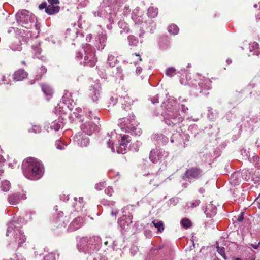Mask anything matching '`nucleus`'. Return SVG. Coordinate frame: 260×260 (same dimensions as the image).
Returning <instances> with one entry per match:
<instances>
[{
	"mask_svg": "<svg viewBox=\"0 0 260 260\" xmlns=\"http://www.w3.org/2000/svg\"><path fill=\"white\" fill-rule=\"evenodd\" d=\"M76 111L77 112H74L72 115L83 122L80 126L81 130L88 135H92L97 129L98 125L91 120L93 119L99 120V118L89 110L84 109L82 112L81 109H76Z\"/></svg>",
	"mask_w": 260,
	"mask_h": 260,
	"instance_id": "1",
	"label": "nucleus"
},
{
	"mask_svg": "<svg viewBox=\"0 0 260 260\" xmlns=\"http://www.w3.org/2000/svg\"><path fill=\"white\" fill-rule=\"evenodd\" d=\"M24 175L30 180H38L43 174V166L36 158H29L22 165Z\"/></svg>",
	"mask_w": 260,
	"mask_h": 260,
	"instance_id": "2",
	"label": "nucleus"
},
{
	"mask_svg": "<svg viewBox=\"0 0 260 260\" xmlns=\"http://www.w3.org/2000/svg\"><path fill=\"white\" fill-rule=\"evenodd\" d=\"M101 240L99 236L83 237L77 244V248L81 252L92 254L100 249Z\"/></svg>",
	"mask_w": 260,
	"mask_h": 260,
	"instance_id": "3",
	"label": "nucleus"
},
{
	"mask_svg": "<svg viewBox=\"0 0 260 260\" xmlns=\"http://www.w3.org/2000/svg\"><path fill=\"white\" fill-rule=\"evenodd\" d=\"M6 236L11 239L9 244L13 247L21 246V245L25 242L26 238L24 233L16 227L13 222H10L7 228Z\"/></svg>",
	"mask_w": 260,
	"mask_h": 260,
	"instance_id": "4",
	"label": "nucleus"
},
{
	"mask_svg": "<svg viewBox=\"0 0 260 260\" xmlns=\"http://www.w3.org/2000/svg\"><path fill=\"white\" fill-rule=\"evenodd\" d=\"M83 53L79 52L76 56L78 59H83L80 63L84 66L93 67L97 62V58L95 56V51L94 49L89 44L86 43L83 46Z\"/></svg>",
	"mask_w": 260,
	"mask_h": 260,
	"instance_id": "5",
	"label": "nucleus"
},
{
	"mask_svg": "<svg viewBox=\"0 0 260 260\" xmlns=\"http://www.w3.org/2000/svg\"><path fill=\"white\" fill-rule=\"evenodd\" d=\"M168 155V152L164 150L155 148L150 152L149 158L153 162L156 163L159 161L164 160Z\"/></svg>",
	"mask_w": 260,
	"mask_h": 260,
	"instance_id": "6",
	"label": "nucleus"
},
{
	"mask_svg": "<svg viewBox=\"0 0 260 260\" xmlns=\"http://www.w3.org/2000/svg\"><path fill=\"white\" fill-rule=\"evenodd\" d=\"M202 175V171L199 168L193 167L187 170L185 173V177L189 182L197 179Z\"/></svg>",
	"mask_w": 260,
	"mask_h": 260,
	"instance_id": "7",
	"label": "nucleus"
},
{
	"mask_svg": "<svg viewBox=\"0 0 260 260\" xmlns=\"http://www.w3.org/2000/svg\"><path fill=\"white\" fill-rule=\"evenodd\" d=\"M16 18L17 22L22 25L25 27H28L27 25L29 22H30V17L28 15V12L26 10H23L21 12H18L16 14Z\"/></svg>",
	"mask_w": 260,
	"mask_h": 260,
	"instance_id": "8",
	"label": "nucleus"
},
{
	"mask_svg": "<svg viewBox=\"0 0 260 260\" xmlns=\"http://www.w3.org/2000/svg\"><path fill=\"white\" fill-rule=\"evenodd\" d=\"M165 122L168 125H173L179 123L182 121V118L180 116L178 111L175 113L172 112L168 117L164 118Z\"/></svg>",
	"mask_w": 260,
	"mask_h": 260,
	"instance_id": "9",
	"label": "nucleus"
},
{
	"mask_svg": "<svg viewBox=\"0 0 260 260\" xmlns=\"http://www.w3.org/2000/svg\"><path fill=\"white\" fill-rule=\"evenodd\" d=\"M101 87L99 83H95L90 87L88 96L93 102H96L100 98Z\"/></svg>",
	"mask_w": 260,
	"mask_h": 260,
	"instance_id": "10",
	"label": "nucleus"
},
{
	"mask_svg": "<svg viewBox=\"0 0 260 260\" xmlns=\"http://www.w3.org/2000/svg\"><path fill=\"white\" fill-rule=\"evenodd\" d=\"M121 121H122V119ZM135 123L134 120L127 119L123 121H121L118 125L123 131L130 133L135 128Z\"/></svg>",
	"mask_w": 260,
	"mask_h": 260,
	"instance_id": "11",
	"label": "nucleus"
},
{
	"mask_svg": "<svg viewBox=\"0 0 260 260\" xmlns=\"http://www.w3.org/2000/svg\"><path fill=\"white\" fill-rule=\"evenodd\" d=\"M74 140L81 147H86L89 143V138L81 133L76 134Z\"/></svg>",
	"mask_w": 260,
	"mask_h": 260,
	"instance_id": "12",
	"label": "nucleus"
},
{
	"mask_svg": "<svg viewBox=\"0 0 260 260\" xmlns=\"http://www.w3.org/2000/svg\"><path fill=\"white\" fill-rule=\"evenodd\" d=\"M26 199V196L25 194L15 193L8 196V201L11 205H15L18 204L21 200H24Z\"/></svg>",
	"mask_w": 260,
	"mask_h": 260,
	"instance_id": "13",
	"label": "nucleus"
},
{
	"mask_svg": "<svg viewBox=\"0 0 260 260\" xmlns=\"http://www.w3.org/2000/svg\"><path fill=\"white\" fill-rule=\"evenodd\" d=\"M130 137L127 135H124L122 138L120 143V145L117 148V152L118 153L124 154L126 152L127 144L129 143Z\"/></svg>",
	"mask_w": 260,
	"mask_h": 260,
	"instance_id": "14",
	"label": "nucleus"
},
{
	"mask_svg": "<svg viewBox=\"0 0 260 260\" xmlns=\"http://www.w3.org/2000/svg\"><path fill=\"white\" fill-rule=\"evenodd\" d=\"M96 46L99 50H102L106 45V41L107 40V36L103 32L99 34L95 38Z\"/></svg>",
	"mask_w": 260,
	"mask_h": 260,
	"instance_id": "15",
	"label": "nucleus"
},
{
	"mask_svg": "<svg viewBox=\"0 0 260 260\" xmlns=\"http://www.w3.org/2000/svg\"><path fill=\"white\" fill-rule=\"evenodd\" d=\"M83 219L81 217L75 218L70 224L69 229L70 231H75L82 226Z\"/></svg>",
	"mask_w": 260,
	"mask_h": 260,
	"instance_id": "16",
	"label": "nucleus"
},
{
	"mask_svg": "<svg viewBox=\"0 0 260 260\" xmlns=\"http://www.w3.org/2000/svg\"><path fill=\"white\" fill-rule=\"evenodd\" d=\"M27 73L24 70L19 69L14 74V79L16 81H21L26 78Z\"/></svg>",
	"mask_w": 260,
	"mask_h": 260,
	"instance_id": "17",
	"label": "nucleus"
},
{
	"mask_svg": "<svg viewBox=\"0 0 260 260\" xmlns=\"http://www.w3.org/2000/svg\"><path fill=\"white\" fill-rule=\"evenodd\" d=\"M217 208L212 204H210L207 206L205 213L208 217H212L214 216L216 213Z\"/></svg>",
	"mask_w": 260,
	"mask_h": 260,
	"instance_id": "18",
	"label": "nucleus"
},
{
	"mask_svg": "<svg viewBox=\"0 0 260 260\" xmlns=\"http://www.w3.org/2000/svg\"><path fill=\"white\" fill-rule=\"evenodd\" d=\"M60 7L58 5L49 4L46 8L45 12L49 14L52 15L59 12Z\"/></svg>",
	"mask_w": 260,
	"mask_h": 260,
	"instance_id": "19",
	"label": "nucleus"
},
{
	"mask_svg": "<svg viewBox=\"0 0 260 260\" xmlns=\"http://www.w3.org/2000/svg\"><path fill=\"white\" fill-rule=\"evenodd\" d=\"M42 90L46 96L51 97L53 93L52 88L48 85L44 84L41 85Z\"/></svg>",
	"mask_w": 260,
	"mask_h": 260,
	"instance_id": "20",
	"label": "nucleus"
},
{
	"mask_svg": "<svg viewBox=\"0 0 260 260\" xmlns=\"http://www.w3.org/2000/svg\"><path fill=\"white\" fill-rule=\"evenodd\" d=\"M250 51L253 52V55H258L260 54L259 45L257 42H254L250 44Z\"/></svg>",
	"mask_w": 260,
	"mask_h": 260,
	"instance_id": "21",
	"label": "nucleus"
},
{
	"mask_svg": "<svg viewBox=\"0 0 260 260\" xmlns=\"http://www.w3.org/2000/svg\"><path fill=\"white\" fill-rule=\"evenodd\" d=\"M63 123L62 121H60V119L53 121L51 125V128L54 129L55 131H58L60 128L62 127Z\"/></svg>",
	"mask_w": 260,
	"mask_h": 260,
	"instance_id": "22",
	"label": "nucleus"
},
{
	"mask_svg": "<svg viewBox=\"0 0 260 260\" xmlns=\"http://www.w3.org/2000/svg\"><path fill=\"white\" fill-rule=\"evenodd\" d=\"M158 9L153 7H149L148 9L147 15L151 18L155 17L158 14Z\"/></svg>",
	"mask_w": 260,
	"mask_h": 260,
	"instance_id": "23",
	"label": "nucleus"
},
{
	"mask_svg": "<svg viewBox=\"0 0 260 260\" xmlns=\"http://www.w3.org/2000/svg\"><path fill=\"white\" fill-rule=\"evenodd\" d=\"M152 224L159 232H161L164 229V223L162 221L154 220L152 221Z\"/></svg>",
	"mask_w": 260,
	"mask_h": 260,
	"instance_id": "24",
	"label": "nucleus"
},
{
	"mask_svg": "<svg viewBox=\"0 0 260 260\" xmlns=\"http://www.w3.org/2000/svg\"><path fill=\"white\" fill-rule=\"evenodd\" d=\"M116 58L112 54H109L107 59V64L111 67H114L117 62Z\"/></svg>",
	"mask_w": 260,
	"mask_h": 260,
	"instance_id": "25",
	"label": "nucleus"
},
{
	"mask_svg": "<svg viewBox=\"0 0 260 260\" xmlns=\"http://www.w3.org/2000/svg\"><path fill=\"white\" fill-rule=\"evenodd\" d=\"M33 51L35 54V55L37 57L39 58L42 60H45V58L44 56H39V55H40L41 52V49L40 48L39 46H33Z\"/></svg>",
	"mask_w": 260,
	"mask_h": 260,
	"instance_id": "26",
	"label": "nucleus"
},
{
	"mask_svg": "<svg viewBox=\"0 0 260 260\" xmlns=\"http://www.w3.org/2000/svg\"><path fill=\"white\" fill-rule=\"evenodd\" d=\"M128 41L130 46H136L138 43V39L133 35H130L128 37Z\"/></svg>",
	"mask_w": 260,
	"mask_h": 260,
	"instance_id": "27",
	"label": "nucleus"
},
{
	"mask_svg": "<svg viewBox=\"0 0 260 260\" xmlns=\"http://www.w3.org/2000/svg\"><path fill=\"white\" fill-rule=\"evenodd\" d=\"M71 96L72 95L70 93L66 92L62 96V102L67 105L70 104L71 101H73L72 99H71Z\"/></svg>",
	"mask_w": 260,
	"mask_h": 260,
	"instance_id": "28",
	"label": "nucleus"
},
{
	"mask_svg": "<svg viewBox=\"0 0 260 260\" xmlns=\"http://www.w3.org/2000/svg\"><path fill=\"white\" fill-rule=\"evenodd\" d=\"M1 188L2 190L4 191H7L10 188V183L9 181L5 180L2 182Z\"/></svg>",
	"mask_w": 260,
	"mask_h": 260,
	"instance_id": "29",
	"label": "nucleus"
},
{
	"mask_svg": "<svg viewBox=\"0 0 260 260\" xmlns=\"http://www.w3.org/2000/svg\"><path fill=\"white\" fill-rule=\"evenodd\" d=\"M168 31L173 35H176L179 32V28L174 24L170 25L168 28Z\"/></svg>",
	"mask_w": 260,
	"mask_h": 260,
	"instance_id": "30",
	"label": "nucleus"
},
{
	"mask_svg": "<svg viewBox=\"0 0 260 260\" xmlns=\"http://www.w3.org/2000/svg\"><path fill=\"white\" fill-rule=\"evenodd\" d=\"M176 74V70L174 68L169 67L166 70V75L170 77H173Z\"/></svg>",
	"mask_w": 260,
	"mask_h": 260,
	"instance_id": "31",
	"label": "nucleus"
},
{
	"mask_svg": "<svg viewBox=\"0 0 260 260\" xmlns=\"http://www.w3.org/2000/svg\"><path fill=\"white\" fill-rule=\"evenodd\" d=\"M181 225L185 228H188L191 226V221L187 218H183L181 220Z\"/></svg>",
	"mask_w": 260,
	"mask_h": 260,
	"instance_id": "32",
	"label": "nucleus"
},
{
	"mask_svg": "<svg viewBox=\"0 0 260 260\" xmlns=\"http://www.w3.org/2000/svg\"><path fill=\"white\" fill-rule=\"evenodd\" d=\"M132 59H134L133 63L134 64H137L139 61H142V58L140 57V54L135 53L133 54L131 56Z\"/></svg>",
	"mask_w": 260,
	"mask_h": 260,
	"instance_id": "33",
	"label": "nucleus"
},
{
	"mask_svg": "<svg viewBox=\"0 0 260 260\" xmlns=\"http://www.w3.org/2000/svg\"><path fill=\"white\" fill-rule=\"evenodd\" d=\"M217 251L225 259H226V257L225 256V248L223 247H219V246H217L216 247Z\"/></svg>",
	"mask_w": 260,
	"mask_h": 260,
	"instance_id": "34",
	"label": "nucleus"
},
{
	"mask_svg": "<svg viewBox=\"0 0 260 260\" xmlns=\"http://www.w3.org/2000/svg\"><path fill=\"white\" fill-rule=\"evenodd\" d=\"M113 140L112 139V137L111 136L110 138L109 139V141L108 142V145L109 148H111L112 152L115 151V149L113 146L114 142Z\"/></svg>",
	"mask_w": 260,
	"mask_h": 260,
	"instance_id": "35",
	"label": "nucleus"
},
{
	"mask_svg": "<svg viewBox=\"0 0 260 260\" xmlns=\"http://www.w3.org/2000/svg\"><path fill=\"white\" fill-rule=\"evenodd\" d=\"M29 132H34L35 133H39L41 131V128L39 126H32L31 129H29Z\"/></svg>",
	"mask_w": 260,
	"mask_h": 260,
	"instance_id": "36",
	"label": "nucleus"
},
{
	"mask_svg": "<svg viewBox=\"0 0 260 260\" xmlns=\"http://www.w3.org/2000/svg\"><path fill=\"white\" fill-rule=\"evenodd\" d=\"M130 133H132L135 135H140V134L142 133V131L140 128L136 127L135 126L134 130H133L132 132H130Z\"/></svg>",
	"mask_w": 260,
	"mask_h": 260,
	"instance_id": "37",
	"label": "nucleus"
},
{
	"mask_svg": "<svg viewBox=\"0 0 260 260\" xmlns=\"http://www.w3.org/2000/svg\"><path fill=\"white\" fill-rule=\"evenodd\" d=\"M105 191L107 195L110 197L112 195L113 190L111 187H108L105 189Z\"/></svg>",
	"mask_w": 260,
	"mask_h": 260,
	"instance_id": "38",
	"label": "nucleus"
},
{
	"mask_svg": "<svg viewBox=\"0 0 260 260\" xmlns=\"http://www.w3.org/2000/svg\"><path fill=\"white\" fill-rule=\"evenodd\" d=\"M103 205H108V206H114V204H115V202L114 201H103Z\"/></svg>",
	"mask_w": 260,
	"mask_h": 260,
	"instance_id": "39",
	"label": "nucleus"
},
{
	"mask_svg": "<svg viewBox=\"0 0 260 260\" xmlns=\"http://www.w3.org/2000/svg\"><path fill=\"white\" fill-rule=\"evenodd\" d=\"M158 100H159V96H158V94H157V95H155L154 96H153V98H151V102L153 104L158 103L159 102Z\"/></svg>",
	"mask_w": 260,
	"mask_h": 260,
	"instance_id": "40",
	"label": "nucleus"
},
{
	"mask_svg": "<svg viewBox=\"0 0 260 260\" xmlns=\"http://www.w3.org/2000/svg\"><path fill=\"white\" fill-rule=\"evenodd\" d=\"M9 76H8L7 77H6V76H3L2 78V83H0V84H8L9 83L8 80H7V78H8Z\"/></svg>",
	"mask_w": 260,
	"mask_h": 260,
	"instance_id": "41",
	"label": "nucleus"
},
{
	"mask_svg": "<svg viewBox=\"0 0 260 260\" xmlns=\"http://www.w3.org/2000/svg\"><path fill=\"white\" fill-rule=\"evenodd\" d=\"M181 107L182 112L184 113H186L187 112L188 108L187 107H186L184 104H181Z\"/></svg>",
	"mask_w": 260,
	"mask_h": 260,
	"instance_id": "42",
	"label": "nucleus"
},
{
	"mask_svg": "<svg viewBox=\"0 0 260 260\" xmlns=\"http://www.w3.org/2000/svg\"><path fill=\"white\" fill-rule=\"evenodd\" d=\"M49 4L51 5H58L59 4L58 0H48Z\"/></svg>",
	"mask_w": 260,
	"mask_h": 260,
	"instance_id": "43",
	"label": "nucleus"
},
{
	"mask_svg": "<svg viewBox=\"0 0 260 260\" xmlns=\"http://www.w3.org/2000/svg\"><path fill=\"white\" fill-rule=\"evenodd\" d=\"M117 102V99L112 96L110 99V104L114 105Z\"/></svg>",
	"mask_w": 260,
	"mask_h": 260,
	"instance_id": "44",
	"label": "nucleus"
},
{
	"mask_svg": "<svg viewBox=\"0 0 260 260\" xmlns=\"http://www.w3.org/2000/svg\"><path fill=\"white\" fill-rule=\"evenodd\" d=\"M47 3L46 2H44V3H42L41 4H40L39 5V8L40 9H46V8L47 7Z\"/></svg>",
	"mask_w": 260,
	"mask_h": 260,
	"instance_id": "45",
	"label": "nucleus"
},
{
	"mask_svg": "<svg viewBox=\"0 0 260 260\" xmlns=\"http://www.w3.org/2000/svg\"><path fill=\"white\" fill-rule=\"evenodd\" d=\"M104 183H100V184H96L95 185V188L97 189V190H101L102 189V188L101 187H100V186H101L102 187H104Z\"/></svg>",
	"mask_w": 260,
	"mask_h": 260,
	"instance_id": "46",
	"label": "nucleus"
},
{
	"mask_svg": "<svg viewBox=\"0 0 260 260\" xmlns=\"http://www.w3.org/2000/svg\"><path fill=\"white\" fill-rule=\"evenodd\" d=\"M118 211L117 209L112 210L111 212V215L113 216L116 217L117 214L118 213Z\"/></svg>",
	"mask_w": 260,
	"mask_h": 260,
	"instance_id": "47",
	"label": "nucleus"
},
{
	"mask_svg": "<svg viewBox=\"0 0 260 260\" xmlns=\"http://www.w3.org/2000/svg\"><path fill=\"white\" fill-rule=\"evenodd\" d=\"M40 70H41V72L42 74H44L45 73H46V72H47V69L46 68L44 67V66H42L40 68Z\"/></svg>",
	"mask_w": 260,
	"mask_h": 260,
	"instance_id": "48",
	"label": "nucleus"
},
{
	"mask_svg": "<svg viewBox=\"0 0 260 260\" xmlns=\"http://www.w3.org/2000/svg\"><path fill=\"white\" fill-rule=\"evenodd\" d=\"M142 69L140 67H137L136 70V72L137 74H140L142 72Z\"/></svg>",
	"mask_w": 260,
	"mask_h": 260,
	"instance_id": "49",
	"label": "nucleus"
},
{
	"mask_svg": "<svg viewBox=\"0 0 260 260\" xmlns=\"http://www.w3.org/2000/svg\"><path fill=\"white\" fill-rule=\"evenodd\" d=\"M251 246L255 249H257L259 245V244H252L251 245Z\"/></svg>",
	"mask_w": 260,
	"mask_h": 260,
	"instance_id": "50",
	"label": "nucleus"
},
{
	"mask_svg": "<svg viewBox=\"0 0 260 260\" xmlns=\"http://www.w3.org/2000/svg\"><path fill=\"white\" fill-rule=\"evenodd\" d=\"M167 44L166 45V46H164L161 43H160V46L162 48V49H165L168 46H169V42L168 41H167Z\"/></svg>",
	"mask_w": 260,
	"mask_h": 260,
	"instance_id": "51",
	"label": "nucleus"
},
{
	"mask_svg": "<svg viewBox=\"0 0 260 260\" xmlns=\"http://www.w3.org/2000/svg\"><path fill=\"white\" fill-rule=\"evenodd\" d=\"M243 214L240 215L238 216V220L239 221H241L243 220Z\"/></svg>",
	"mask_w": 260,
	"mask_h": 260,
	"instance_id": "52",
	"label": "nucleus"
},
{
	"mask_svg": "<svg viewBox=\"0 0 260 260\" xmlns=\"http://www.w3.org/2000/svg\"><path fill=\"white\" fill-rule=\"evenodd\" d=\"M181 98H179V101L181 103V104H183V103L186 102L187 101V100L185 99H183L182 100H181Z\"/></svg>",
	"mask_w": 260,
	"mask_h": 260,
	"instance_id": "53",
	"label": "nucleus"
},
{
	"mask_svg": "<svg viewBox=\"0 0 260 260\" xmlns=\"http://www.w3.org/2000/svg\"><path fill=\"white\" fill-rule=\"evenodd\" d=\"M71 30H67L66 32V37H67L68 36H69V35L70 34V32H71Z\"/></svg>",
	"mask_w": 260,
	"mask_h": 260,
	"instance_id": "54",
	"label": "nucleus"
},
{
	"mask_svg": "<svg viewBox=\"0 0 260 260\" xmlns=\"http://www.w3.org/2000/svg\"><path fill=\"white\" fill-rule=\"evenodd\" d=\"M226 62L228 64H230V63H232V60L230 59H228L226 60Z\"/></svg>",
	"mask_w": 260,
	"mask_h": 260,
	"instance_id": "55",
	"label": "nucleus"
},
{
	"mask_svg": "<svg viewBox=\"0 0 260 260\" xmlns=\"http://www.w3.org/2000/svg\"><path fill=\"white\" fill-rule=\"evenodd\" d=\"M13 50H21V47L20 46H19L18 48H12Z\"/></svg>",
	"mask_w": 260,
	"mask_h": 260,
	"instance_id": "56",
	"label": "nucleus"
},
{
	"mask_svg": "<svg viewBox=\"0 0 260 260\" xmlns=\"http://www.w3.org/2000/svg\"><path fill=\"white\" fill-rule=\"evenodd\" d=\"M56 145H57V148L58 149H63V148H62V147H61V146H60V145H57V144H56Z\"/></svg>",
	"mask_w": 260,
	"mask_h": 260,
	"instance_id": "57",
	"label": "nucleus"
},
{
	"mask_svg": "<svg viewBox=\"0 0 260 260\" xmlns=\"http://www.w3.org/2000/svg\"><path fill=\"white\" fill-rule=\"evenodd\" d=\"M79 201L80 202H82L83 201V198L82 197H80V198H79Z\"/></svg>",
	"mask_w": 260,
	"mask_h": 260,
	"instance_id": "58",
	"label": "nucleus"
},
{
	"mask_svg": "<svg viewBox=\"0 0 260 260\" xmlns=\"http://www.w3.org/2000/svg\"><path fill=\"white\" fill-rule=\"evenodd\" d=\"M3 173H4V171L2 169H0V176L2 175V174Z\"/></svg>",
	"mask_w": 260,
	"mask_h": 260,
	"instance_id": "59",
	"label": "nucleus"
},
{
	"mask_svg": "<svg viewBox=\"0 0 260 260\" xmlns=\"http://www.w3.org/2000/svg\"><path fill=\"white\" fill-rule=\"evenodd\" d=\"M41 78V76H39V75H37L36 76V79L37 80H39V79Z\"/></svg>",
	"mask_w": 260,
	"mask_h": 260,
	"instance_id": "60",
	"label": "nucleus"
},
{
	"mask_svg": "<svg viewBox=\"0 0 260 260\" xmlns=\"http://www.w3.org/2000/svg\"><path fill=\"white\" fill-rule=\"evenodd\" d=\"M141 22H142V19L139 18V20H138V23H140Z\"/></svg>",
	"mask_w": 260,
	"mask_h": 260,
	"instance_id": "61",
	"label": "nucleus"
},
{
	"mask_svg": "<svg viewBox=\"0 0 260 260\" xmlns=\"http://www.w3.org/2000/svg\"><path fill=\"white\" fill-rule=\"evenodd\" d=\"M60 106H57L56 107V109L57 110L58 109H60Z\"/></svg>",
	"mask_w": 260,
	"mask_h": 260,
	"instance_id": "62",
	"label": "nucleus"
},
{
	"mask_svg": "<svg viewBox=\"0 0 260 260\" xmlns=\"http://www.w3.org/2000/svg\"><path fill=\"white\" fill-rule=\"evenodd\" d=\"M73 33L74 34V36H76V32L74 31Z\"/></svg>",
	"mask_w": 260,
	"mask_h": 260,
	"instance_id": "63",
	"label": "nucleus"
},
{
	"mask_svg": "<svg viewBox=\"0 0 260 260\" xmlns=\"http://www.w3.org/2000/svg\"><path fill=\"white\" fill-rule=\"evenodd\" d=\"M236 260H241L240 258H237Z\"/></svg>",
	"mask_w": 260,
	"mask_h": 260,
	"instance_id": "64",
	"label": "nucleus"
}]
</instances>
